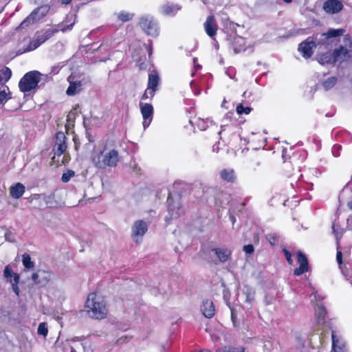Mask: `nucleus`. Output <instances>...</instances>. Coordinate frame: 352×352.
Masks as SVG:
<instances>
[{"label":"nucleus","mask_w":352,"mask_h":352,"mask_svg":"<svg viewBox=\"0 0 352 352\" xmlns=\"http://www.w3.org/2000/svg\"><path fill=\"white\" fill-rule=\"evenodd\" d=\"M120 155L116 148H108L104 146L102 149H94L91 160L99 169L116 167L120 161Z\"/></svg>","instance_id":"nucleus-1"},{"label":"nucleus","mask_w":352,"mask_h":352,"mask_svg":"<svg viewBox=\"0 0 352 352\" xmlns=\"http://www.w3.org/2000/svg\"><path fill=\"white\" fill-rule=\"evenodd\" d=\"M85 307L88 309L90 316L94 318L102 319L107 316V309L104 299L96 293L89 294Z\"/></svg>","instance_id":"nucleus-2"},{"label":"nucleus","mask_w":352,"mask_h":352,"mask_svg":"<svg viewBox=\"0 0 352 352\" xmlns=\"http://www.w3.org/2000/svg\"><path fill=\"white\" fill-rule=\"evenodd\" d=\"M43 74L38 71L26 73L19 82V89L22 92H28L38 87Z\"/></svg>","instance_id":"nucleus-3"},{"label":"nucleus","mask_w":352,"mask_h":352,"mask_svg":"<svg viewBox=\"0 0 352 352\" xmlns=\"http://www.w3.org/2000/svg\"><path fill=\"white\" fill-rule=\"evenodd\" d=\"M76 16L75 14H68L66 16L65 21L61 23H59L57 28L47 29L43 33L41 34V35L45 38V40L47 41L53 36L58 31H62L65 32L67 30H70L72 29L74 25L76 23Z\"/></svg>","instance_id":"nucleus-4"},{"label":"nucleus","mask_w":352,"mask_h":352,"mask_svg":"<svg viewBox=\"0 0 352 352\" xmlns=\"http://www.w3.org/2000/svg\"><path fill=\"white\" fill-rule=\"evenodd\" d=\"M50 10L47 4L41 5L35 8L20 24L19 28H24L30 24L38 21L45 17Z\"/></svg>","instance_id":"nucleus-5"},{"label":"nucleus","mask_w":352,"mask_h":352,"mask_svg":"<svg viewBox=\"0 0 352 352\" xmlns=\"http://www.w3.org/2000/svg\"><path fill=\"white\" fill-rule=\"evenodd\" d=\"M168 216L165 217L166 221H168L170 219H177L184 214V209L181 206L180 198L176 197L174 198L169 194L168 199Z\"/></svg>","instance_id":"nucleus-6"},{"label":"nucleus","mask_w":352,"mask_h":352,"mask_svg":"<svg viewBox=\"0 0 352 352\" xmlns=\"http://www.w3.org/2000/svg\"><path fill=\"white\" fill-rule=\"evenodd\" d=\"M140 25L149 36H156L159 34L158 24L151 16L146 15L142 16L140 20Z\"/></svg>","instance_id":"nucleus-7"},{"label":"nucleus","mask_w":352,"mask_h":352,"mask_svg":"<svg viewBox=\"0 0 352 352\" xmlns=\"http://www.w3.org/2000/svg\"><path fill=\"white\" fill-rule=\"evenodd\" d=\"M344 40L347 43L346 46H340L334 50V60H336V62L344 61L352 56V42L349 35L344 37Z\"/></svg>","instance_id":"nucleus-8"},{"label":"nucleus","mask_w":352,"mask_h":352,"mask_svg":"<svg viewBox=\"0 0 352 352\" xmlns=\"http://www.w3.org/2000/svg\"><path fill=\"white\" fill-rule=\"evenodd\" d=\"M147 230L148 225L145 221L142 220L136 221L131 228V236L133 239L136 243H139Z\"/></svg>","instance_id":"nucleus-9"},{"label":"nucleus","mask_w":352,"mask_h":352,"mask_svg":"<svg viewBox=\"0 0 352 352\" xmlns=\"http://www.w3.org/2000/svg\"><path fill=\"white\" fill-rule=\"evenodd\" d=\"M3 275L7 281L11 283L13 292L16 294V296H19L20 293V289L18 286L20 279L19 275L13 272L10 265L5 267L3 270Z\"/></svg>","instance_id":"nucleus-10"},{"label":"nucleus","mask_w":352,"mask_h":352,"mask_svg":"<svg viewBox=\"0 0 352 352\" xmlns=\"http://www.w3.org/2000/svg\"><path fill=\"white\" fill-rule=\"evenodd\" d=\"M53 274L50 271L39 270L32 275V280L36 285L45 286L53 278Z\"/></svg>","instance_id":"nucleus-11"},{"label":"nucleus","mask_w":352,"mask_h":352,"mask_svg":"<svg viewBox=\"0 0 352 352\" xmlns=\"http://www.w3.org/2000/svg\"><path fill=\"white\" fill-rule=\"evenodd\" d=\"M67 81L69 85L66 90V94L68 96H74L80 92L82 89V80L79 77L74 74H71L68 76Z\"/></svg>","instance_id":"nucleus-12"},{"label":"nucleus","mask_w":352,"mask_h":352,"mask_svg":"<svg viewBox=\"0 0 352 352\" xmlns=\"http://www.w3.org/2000/svg\"><path fill=\"white\" fill-rule=\"evenodd\" d=\"M140 111L143 118V127L146 129L151 124L153 116V107L151 104L140 102Z\"/></svg>","instance_id":"nucleus-13"},{"label":"nucleus","mask_w":352,"mask_h":352,"mask_svg":"<svg viewBox=\"0 0 352 352\" xmlns=\"http://www.w3.org/2000/svg\"><path fill=\"white\" fill-rule=\"evenodd\" d=\"M316 47V42L313 38L308 37L305 41L298 45V50L302 57L307 59L313 54V49Z\"/></svg>","instance_id":"nucleus-14"},{"label":"nucleus","mask_w":352,"mask_h":352,"mask_svg":"<svg viewBox=\"0 0 352 352\" xmlns=\"http://www.w3.org/2000/svg\"><path fill=\"white\" fill-rule=\"evenodd\" d=\"M66 139L63 132L56 133L55 144L53 148L55 155L60 156L66 151L67 147L65 142Z\"/></svg>","instance_id":"nucleus-15"},{"label":"nucleus","mask_w":352,"mask_h":352,"mask_svg":"<svg viewBox=\"0 0 352 352\" xmlns=\"http://www.w3.org/2000/svg\"><path fill=\"white\" fill-rule=\"evenodd\" d=\"M333 233L335 234L337 240V254H336V261L339 264L340 268L342 270V273H344L343 270L342 269L341 265L342 263V254L341 250H340V243L339 240L342 237L343 234V230L338 226L333 223L332 226Z\"/></svg>","instance_id":"nucleus-16"},{"label":"nucleus","mask_w":352,"mask_h":352,"mask_svg":"<svg viewBox=\"0 0 352 352\" xmlns=\"http://www.w3.org/2000/svg\"><path fill=\"white\" fill-rule=\"evenodd\" d=\"M297 258L299 267L294 270V274L296 276H300L309 270V263L306 256L301 252H298Z\"/></svg>","instance_id":"nucleus-17"},{"label":"nucleus","mask_w":352,"mask_h":352,"mask_svg":"<svg viewBox=\"0 0 352 352\" xmlns=\"http://www.w3.org/2000/svg\"><path fill=\"white\" fill-rule=\"evenodd\" d=\"M204 30L206 34L211 38H213L217 31V25L216 24L215 18L213 15L207 17L204 23Z\"/></svg>","instance_id":"nucleus-18"},{"label":"nucleus","mask_w":352,"mask_h":352,"mask_svg":"<svg viewBox=\"0 0 352 352\" xmlns=\"http://www.w3.org/2000/svg\"><path fill=\"white\" fill-rule=\"evenodd\" d=\"M343 8L342 3L338 0H328L323 5L324 10L330 14L339 12Z\"/></svg>","instance_id":"nucleus-19"},{"label":"nucleus","mask_w":352,"mask_h":352,"mask_svg":"<svg viewBox=\"0 0 352 352\" xmlns=\"http://www.w3.org/2000/svg\"><path fill=\"white\" fill-rule=\"evenodd\" d=\"M221 263H225L230 260L232 255V251L227 248H217L212 250Z\"/></svg>","instance_id":"nucleus-20"},{"label":"nucleus","mask_w":352,"mask_h":352,"mask_svg":"<svg viewBox=\"0 0 352 352\" xmlns=\"http://www.w3.org/2000/svg\"><path fill=\"white\" fill-rule=\"evenodd\" d=\"M201 311L206 318H212L215 313V309L212 301L210 300H204L201 305Z\"/></svg>","instance_id":"nucleus-21"},{"label":"nucleus","mask_w":352,"mask_h":352,"mask_svg":"<svg viewBox=\"0 0 352 352\" xmlns=\"http://www.w3.org/2000/svg\"><path fill=\"white\" fill-rule=\"evenodd\" d=\"M317 60L321 65H327L336 63V60H334V51L333 52L328 51L325 53L318 54L317 56Z\"/></svg>","instance_id":"nucleus-22"},{"label":"nucleus","mask_w":352,"mask_h":352,"mask_svg":"<svg viewBox=\"0 0 352 352\" xmlns=\"http://www.w3.org/2000/svg\"><path fill=\"white\" fill-rule=\"evenodd\" d=\"M25 187L21 183H16L10 188V194L14 199H19L25 192Z\"/></svg>","instance_id":"nucleus-23"},{"label":"nucleus","mask_w":352,"mask_h":352,"mask_svg":"<svg viewBox=\"0 0 352 352\" xmlns=\"http://www.w3.org/2000/svg\"><path fill=\"white\" fill-rule=\"evenodd\" d=\"M242 293L243 295L245 297V302L251 307L253 302L254 301V289L248 285H244L242 289Z\"/></svg>","instance_id":"nucleus-24"},{"label":"nucleus","mask_w":352,"mask_h":352,"mask_svg":"<svg viewBox=\"0 0 352 352\" xmlns=\"http://www.w3.org/2000/svg\"><path fill=\"white\" fill-rule=\"evenodd\" d=\"M220 177L227 182L233 183L236 179L235 171L232 168H225L220 171Z\"/></svg>","instance_id":"nucleus-25"},{"label":"nucleus","mask_w":352,"mask_h":352,"mask_svg":"<svg viewBox=\"0 0 352 352\" xmlns=\"http://www.w3.org/2000/svg\"><path fill=\"white\" fill-rule=\"evenodd\" d=\"M332 337V346L333 349L335 352H345L346 346L345 344L340 340L335 335V332L332 331L331 333Z\"/></svg>","instance_id":"nucleus-26"},{"label":"nucleus","mask_w":352,"mask_h":352,"mask_svg":"<svg viewBox=\"0 0 352 352\" xmlns=\"http://www.w3.org/2000/svg\"><path fill=\"white\" fill-rule=\"evenodd\" d=\"M160 82V76L156 72H153L148 75L147 87L156 91Z\"/></svg>","instance_id":"nucleus-27"},{"label":"nucleus","mask_w":352,"mask_h":352,"mask_svg":"<svg viewBox=\"0 0 352 352\" xmlns=\"http://www.w3.org/2000/svg\"><path fill=\"white\" fill-rule=\"evenodd\" d=\"M344 30L342 29H329L327 32L320 34L321 41H325L330 38H336L344 33Z\"/></svg>","instance_id":"nucleus-28"},{"label":"nucleus","mask_w":352,"mask_h":352,"mask_svg":"<svg viewBox=\"0 0 352 352\" xmlns=\"http://www.w3.org/2000/svg\"><path fill=\"white\" fill-rule=\"evenodd\" d=\"M180 9L179 6L172 3H166L162 8V13L170 16H174Z\"/></svg>","instance_id":"nucleus-29"},{"label":"nucleus","mask_w":352,"mask_h":352,"mask_svg":"<svg viewBox=\"0 0 352 352\" xmlns=\"http://www.w3.org/2000/svg\"><path fill=\"white\" fill-rule=\"evenodd\" d=\"M315 315L318 324L324 323L326 316V310L322 305H318L315 308Z\"/></svg>","instance_id":"nucleus-30"},{"label":"nucleus","mask_w":352,"mask_h":352,"mask_svg":"<svg viewBox=\"0 0 352 352\" xmlns=\"http://www.w3.org/2000/svg\"><path fill=\"white\" fill-rule=\"evenodd\" d=\"M45 38H43L41 34H38L36 36L34 39L30 43L28 51H32L36 50L38 47H39L42 43L45 42Z\"/></svg>","instance_id":"nucleus-31"},{"label":"nucleus","mask_w":352,"mask_h":352,"mask_svg":"<svg viewBox=\"0 0 352 352\" xmlns=\"http://www.w3.org/2000/svg\"><path fill=\"white\" fill-rule=\"evenodd\" d=\"M338 79L335 76H331L323 80L321 83L324 90L328 91L333 88L337 83Z\"/></svg>","instance_id":"nucleus-32"},{"label":"nucleus","mask_w":352,"mask_h":352,"mask_svg":"<svg viewBox=\"0 0 352 352\" xmlns=\"http://www.w3.org/2000/svg\"><path fill=\"white\" fill-rule=\"evenodd\" d=\"M216 352H245V347L242 346H224L222 348L218 349Z\"/></svg>","instance_id":"nucleus-33"},{"label":"nucleus","mask_w":352,"mask_h":352,"mask_svg":"<svg viewBox=\"0 0 352 352\" xmlns=\"http://www.w3.org/2000/svg\"><path fill=\"white\" fill-rule=\"evenodd\" d=\"M22 262L26 269H32L34 266V263L32 261L30 256L28 254H23L22 255Z\"/></svg>","instance_id":"nucleus-34"},{"label":"nucleus","mask_w":352,"mask_h":352,"mask_svg":"<svg viewBox=\"0 0 352 352\" xmlns=\"http://www.w3.org/2000/svg\"><path fill=\"white\" fill-rule=\"evenodd\" d=\"M0 76L1 77V82L3 81L7 82L11 78V69L8 67H4L0 71Z\"/></svg>","instance_id":"nucleus-35"},{"label":"nucleus","mask_w":352,"mask_h":352,"mask_svg":"<svg viewBox=\"0 0 352 352\" xmlns=\"http://www.w3.org/2000/svg\"><path fill=\"white\" fill-rule=\"evenodd\" d=\"M133 14L129 12H121L118 14V18L122 22L130 21L133 18Z\"/></svg>","instance_id":"nucleus-36"},{"label":"nucleus","mask_w":352,"mask_h":352,"mask_svg":"<svg viewBox=\"0 0 352 352\" xmlns=\"http://www.w3.org/2000/svg\"><path fill=\"white\" fill-rule=\"evenodd\" d=\"M236 110V113L239 115H241L243 113L248 114L251 111V108L249 107H244L242 104H239L237 105Z\"/></svg>","instance_id":"nucleus-37"},{"label":"nucleus","mask_w":352,"mask_h":352,"mask_svg":"<svg viewBox=\"0 0 352 352\" xmlns=\"http://www.w3.org/2000/svg\"><path fill=\"white\" fill-rule=\"evenodd\" d=\"M155 91H154L153 89H151L147 87L144 93L142 96V100L152 99L155 96Z\"/></svg>","instance_id":"nucleus-38"},{"label":"nucleus","mask_w":352,"mask_h":352,"mask_svg":"<svg viewBox=\"0 0 352 352\" xmlns=\"http://www.w3.org/2000/svg\"><path fill=\"white\" fill-rule=\"evenodd\" d=\"M48 333V330L45 322H42L38 325V333L43 337H46Z\"/></svg>","instance_id":"nucleus-39"},{"label":"nucleus","mask_w":352,"mask_h":352,"mask_svg":"<svg viewBox=\"0 0 352 352\" xmlns=\"http://www.w3.org/2000/svg\"><path fill=\"white\" fill-rule=\"evenodd\" d=\"M75 175L74 173V171L72 170H68L67 172L65 173H63V175H62V177H61V180L63 182H67L69 181V179L74 177Z\"/></svg>","instance_id":"nucleus-40"},{"label":"nucleus","mask_w":352,"mask_h":352,"mask_svg":"<svg viewBox=\"0 0 352 352\" xmlns=\"http://www.w3.org/2000/svg\"><path fill=\"white\" fill-rule=\"evenodd\" d=\"M8 100L7 92L5 89L0 90V105L6 102Z\"/></svg>","instance_id":"nucleus-41"},{"label":"nucleus","mask_w":352,"mask_h":352,"mask_svg":"<svg viewBox=\"0 0 352 352\" xmlns=\"http://www.w3.org/2000/svg\"><path fill=\"white\" fill-rule=\"evenodd\" d=\"M243 250L248 254H252L254 251V246L252 244L245 245L243 248Z\"/></svg>","instance_id":"nucleus-42"},{"label":"nucleus","mask_w":352,"mask_h":352,"mask_svg":"<svg viewBox=\"0 0 352 352\" xmlns=\"http://www.w3.org/2000/svg\"><path fill=\"white\" fill-rule=\"evenodd\" d=\"M283 252H284V254H285V257H286V259H287V262H288L290 265H292V264L293 261H292V254H291V253H290L288 250H285V249H284V250H283Z\"/></svg>","instance_id":"nucleus-43"},{"label":"nucleus","mask_w":352,"mask_h":352,"mask_svg":"<svg viewBox=\"0 0 352 352\" xmlns=\"http://www.w3.org/2000/svg\"><path fill=\"white\" fill-rule=\"evenodd\" d=\"M41 197H42L43 201L45 202V204H47L49 203V199H50V197L46 196V195H38V194L34 195V198H35V199H38Z\"/></svg>","instance_id":"nucleus-44"},{"label":"nucleus","mask_w":352,"mask_h":352,"mask_svg":"<svg viewBox=\"0 0 352 352\" xmlns=\"http://www.w3.org/2000/svg\"><path fill=\"white\" fill-rule=\"evenodd\" d=\"M267 239L270 244L272 245H275L277 242V238L275 235H269Z\"/></svg>","instance_id":"nucleus-45"},{"label":"nucleus","mask_w":352,"mask_h":352,"mask_svg":"<svg viewBox=\"0 0 352 352\" xmlns=\"http://www.w3.org/2000/svg\"><path fill=\"white\" fill-rule=\"evenodd\" d=\"M230 311H231V319H232V323H233L234 326H236V315L232 309H230Z\"/></svg>","instance_id":"nucleus-46"},{"label":"nucleus","mask_w":352,"mask_h":352,"mask_svg":"<svg viewBox=\"0 0 352 352\" xmlns=\"http://www.w3.org/2000/svg\"><path fill=\"white\" fill-rule=\"evenodd\" d=\"M35 4L38 5H43L44 3L47 2L48 0H33Z\"/></svg>","instance_id":"nucleus-47"},{"label":"nucleus","mask_w":352,"mask_h":352,"mask_svg":"<svg viewBox=\"0 0 352 352\" xmlns=\"http://www.w3.org/2000/svg\"><path fill=\"white\" fill-rule=\"evenodd\" d=\"M59 71V68L58 66H54L52 68V71H51V73L52 74H57Z\"/></svg>","instance_id":"nucleus-48"},{"label":"nucleus","mask_w":352,"mask_h":352,"mask_svg":"<svg viewBox=\"0 0 352 352\" xmlns=\"http://www.w3.org/2000/svg\"><path fill=\"white\" fill-rule=\"evenodd\" d=\"M72 0H58V1L63 5H67L72 2Z\"/></svg>","instance_id":"nucleus-49"},{"label":"nucleus","mask_w":352,"mask_h":352,"mask_svg":"<svg viewBox=\"0 0 352 352\" xmlns=\"http://www.w3.org/2000/svg\"><path fill=\"white\" fill-rule=\"evenodd\" d=\"M336 148H339V146H334L333 148V150H332V153H333L334 156L338 157V156H339V154H336Z\"/></svg>","instance_id":"nucleus-50"},{"label":"nucleus","mask_w":352,"mask_h":352,"mask_svg":"<svg viewBox=\"0 0 352 352\" xmlns=\"http://www.w3.org/2000/svg\"><path fill=\"white\" fill-rule=\"evenodd\" d=\"M146 50H147V51L148 52L149 56H151V54L152 53L151 47L149 45H146Z\"/></svg>","instance_id":"nucleus-51"},{"label":"nucleus","mask_w":352,"mask_h":352,"mask_svg":"<svg viewBox=\"0 0 352 352\" xmlns=\"http://www.w3.org/2000/svg\"><path fill=\"white\" fill-rule=\"evenodd\" d=\"M241 50H244V48L237 49L236 47H234V53H236V54L239 53Z\"/></svg>","instance_id":"nucleus-52"},{"label":"nucleus","mask_w":352,"mask_h":352,"mask_svg":"<svg viewBox=\"0 0 352 352\" xmlns=\"http://www.w3.org/2000/svg\"><path fill=\"white\" fill-rule=\"evenodd\" d=\"M195 71H196V70L199 69V68H201V65H195Z\"/></svg>","instance_id":"nucleus-53"},{"label":"nucleus","mask_w":352,"mask_h":352,"mask_svg":"<svg viewBox=\"0 0 352 352\" xmlns=\"http://www.w3.org/2000/svg\"><path fill=\"white\" fill-rule=\"evenodd\" d=\"M348 206H349V208L350 209H351V210H352V201H351V202H349V203L348 204Z\"/></svg>","instance_id":"nucleus-54"},{"label":"nucleus","mask_w":352,"mask_h":352,"mask_svg":"<svg viewBox=\"0 0 352 352\" xmlns=\"http://www.w3.org/2000/svg\"><path fill=\"white\" fill-rule=\"evenodd\" d=\"M199 352H212V351H210V350H208V349H204V350L200 351Z\"/></svg>","instance_id":"nucleus-55"},{"label":"nucleus","mask_w":352,"mask_h":352,"mask_svg":"<svg viewBox=\"0 0 352 352\" xmlns=\"http://www.w3.org/2000/svg\"><path fill=\"white\" fill-rule=\"evenodd\" d=\"M293 0H283L284 2L287 3H289L292 1Z\"/></svg>","instance_id":"nucleus-56"},{"label":"nucleus","mask_w":352,"mask_h":352,"mask_svg":"<svg viewBox=\"0 0 352 352\" xmlns=\"http://www.w3.org/2000/svg\"><path fill=\"white\" fill-rule=\"evenodd\" d=\"M312 296H314V298H316V295H315V294H312L311 295H310V298H311Z\"/></svg>","instance_id":"nucleus-57"},{"label":"nucleus","mask_w":352,"mask_h":352,"mask_svg":"<svg viewBox=\"0 0 352 352\" xmlns=\"http://www.w3.org/2000/svg\"><path fill=\"white\" fill-rule=\"evenodd\" d=\"M103 47V45H100L99 49L101 50Z\"/></svg>","instance_id":"nucleus-58"},{"label":"nucleus","mask_w":352,"mask_h":352,"mask_svg":"<svg viewBox=\"0 0 352 352\" xmlns=\"http://www.w3.org/2000/svg\"><path fill=\"white\" fill-rule=\"evenodd\" d=\"M193 61H194V63H195L197 61V58H194Z\"/></svg>","instance_id":"nucleus-59"},{"label":"nucleus","mask_w":352,"mask_h":352,"mask_svg":"<svg viewBox=\"0 0 352 352\" xmlns=\"http://www.w3.org/2000/svg\"><path fill=\"white\" fill-rule=\"evenodd\" d=\"M71 352H76V351L72 349Z\"/></svg>","instance_id":"nucleus-60"}]
</instances>
